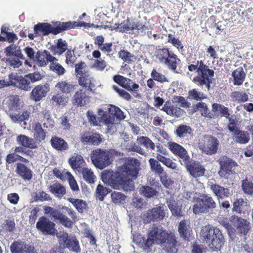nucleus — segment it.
I'll return each instance as SVG.
<instances>
[{"label": "nucleus", "instance_id": "e433bc0d", "mask_svg": "<svg viewBox=\"0 0 253 253\" xmlns=\"http://www.w3.org/2000/svg\"><path fill=\"white\" fill-rule=\"evenodd\" d=\"M77 85L66 81L59 82L56 85L57 87L63 93L70 94L76 89Z\"/></svg>", "mask_w": 253, "mask_h": 253}, {"label": "nucleus", "instance_id": "6e6d98bb", "mask_svg": "<svg viewBox=\"0 0 253 253\" xmlns=\"http://www.w3.org/2000/svg\"><path fill=\"white\" fill-rule=\"evenodd\" d=\"M111 198L113 203L120 205L125 202L126 196L121 192L114 191L111 194Z\"/></svg>", "mask_w": 253, "mask_h": 253}, {"label": "nucleus", "instance_id": "2eb2a0df", "mask_svg": "<svg viewBox=\"0 0 253 253\" xmlns=\"http://www.w3.org/2000/svg\"><path fill=\"white\" fill-rule=\"evenodd\" d=\"M219 145V141L215 137L209 136L206 138L201 150L204 153L212 155L217 153Z\"/></svg>", "mask_w": 253, "mask_h": 253}, {"label": "nucleus", "instance_id": "473e14b6", "mask_svg": "<svg viewBox=\"0 0 253 253\" xmlns=\"http://www.w3.org/2000/svg\"><path fill=\"white\" fill-rule=\"evenodd\" d=\"M175 135L179 138H184L193 135V129L189 126L180 125L174 131Z\"/></svg>", "mask_w": 253, "mask_h": 253}, {"label": "nucleus", "instance_id": "37998d69", "mask_svg": "<svg viewBox=\"0 0 253 253\" xmlns=\"http://www.w3.org/2000/svg\"><path fill=\"white\" fill-rule=\"evenodd\" d=\"M119 57L121 58L124 62L128 64H131L136 60V57L129 51L125 49H121L118 53Z\"/></svg>", "mask_w": 253, "mask_h": 253}, {"label": "nucleus", "instance_id": "49530a36", "mask_svg": "<svg viewBox=\"0 0 253 253\" xmlns=\"http://www.w3.org/2000/svg\"><path fill=\"white\" fill-rule=\"evenodd\" d=\"M19 78L17 85L15 86L24 91H29L31 88V86H30V81L28 78L26 77V75L24 77L20 76Z\"/></svg>", "mask_w": 253, "mask_h": 253}, {"label": "nucleus", "instance_id": "39448f33", "mask_svg": "<svg viewBox=\"0 0 253 253\" xmlns=\"http://www.w3.org/2000/svg\"><path fill=\"white\" fill-rule=\"evenodd\" d=\"M65 210L71 217V219L64 214L60 210L54 209L50 206H44L43 210L45 214L50 217L54 221L59 222L64 227L71 228L77 219L76 212L72 209L67 207H63Z\"/></svg>", "mask_w": 253, "mask_h": 253}, {"label": "nucleus", "instance_id": "338daca9", "mask_svg": "<svg viewBox=\"0 0 253 253\" xmlns=\"http://www.w3.org/2000/svg\"><path fill=\"white\" fill-rule=\"evenodd\" d=\"M113 89L115 91L121 98L129 101L131 98V95L125 90L119 88L116 85L112 86Z\"/></svg>", "mask_w": 253, "mask_h": 253}, {"label": "nucleus", "instance_id": "ea45409f", "mask_svg": "<svg viewBox=\"0 0 253 253\" xmlns=\"http://www.w3.org/2000/svg\"><path fill=\"white\" fill-rule=\"evenodd\" d=\"M231 100L234 102L243 103L249 100L248 95L244 91H234L230 95Z\"/></svg>", "mask_w": 253, "mask_h": 253}, {"label": "nucleus", "instance_id": "f257e3e1", "mask_svg": "<svg viewBox=\"0 0 253 253\" xmlns=\"http://www.w3.org/2000/svg\"><path fill=\"white\" fill-rule=\"evenodd\" d=\"M139 163L137 159L130 158L119 167L116 171L105 170L101 173L103 182L115 189H123L125 191L134 190L133 182L131 178L137 177Z\"/></svg>", "mask_w": 253, "mask_h": 253}, {"label": "nucleus", "instance_id": "a18cd8bd", "mask_svg": "<svg viewBox=\"0 0 253 253\" xmlns=\"http://www.w3.org/2000/svg\"><path fill=\"white\" fill-rule=\"evenodd\" d=\"M131 23H130L129 18L123 21L120 24L116 23L114 26V29L118 30L121 33H127L129 31H131Z\"/></svg>", "mask_w": 253, "mask_h": 253}, {"label": "nucleus", "instance_id": "f704fd0d", "mask_svg": "<svg viewBox=\"0 0 253 253\" xmlns=\"http://www.w3.org/2000/svg\"><path fill=\"white\" fill-rule=\"evenodd\" d=\"M65 247L68 249L70 251L80 253L81 252V248L79 245V242L75 237L70 238L66 237L64 240Z\"/></svg>", "mask_w": 253, "mask_h": 253}, {"label": "nucleus", "instance_id": "3c124183", "mask_svg": "<svg viewBox=\"0 0 253 253\" xmlns=\"http://www.w3.org/2000/svg\"><path fill=\"white\" fill-rule=\"evenodd\" d=\"M137 141L139 144L143 146L147 149H150L153 150L155 149V145L154 143L147 136H139L137 138Z\"/></svg>", "mask_w": 253, "mask_h": 253}, {"label": "nucleus", "instance_id": "6ab92c4d", "mask_svg": "<svg viewBox=\"0 0 253 253\" xmlns=\"http://www.w3.org/2000/svg\"><path fill=\"white\" fill-rule=\"evenodd\" d=\"M58 59L53 56L50 52L46 50H38L35 56V62L36 64L40 67H44L46 66L49 62L50 63L52 61H58Z\"/></svg>", "mask_w": 253, "mask_h": 253}, {"label": "nucleus", "instance_id": "2f4dec72", "mask_svg": "<svg viewBox=\"0 0 253 253\" xmlns=\"http://www.w3.org/2000/svg\"><path fill=\"white\" fill-rule=\"evenodd\" d=\"M162 110L169 115L177 117H180L183 114V110L180 108L175 107L169 100L166 102Z\"/></svg>", "mask_w": 253, "mask_h": 253}, {"label": "nucleus", "instance_id": "c9c22d12", "mask_svg": "<svg viewBox=\"0 0 253 253\" xmlns=\"http://www.w3.org/2000/svg\"><path fill=\"white\" fill-rule=\"evenodd\" d=\"M4 53L6 56H16L24 60L25 57L22 54L20 48L15 44H10L4 48Z\"/></svg>", "mask_w": 253, "mask_h": 253}, {"label": "nucleus", "instance_id": "cd10ccee", "mask_svg": "<svg viewBox=\"0 0 253 253\" xmlns=\"http://www.w3.org/2000/svg\"><path fill=\"white\" fill-rule=\"evenodd\" d=\"M234 85H241L245 80L246 74L242 67H239L234 70L231 74Z\"/></svg>", "mask_w": 253, "mask_h": 253}, {"label": "nucleus", "instance_id": "f8f14e48", "mask_svg": "<svg viewBox=\"0 0 253 253\" xmlns=\"http://www.w3.org/2000/svg\"><path fill=\"white\" fill-rule=\"evenodd\" d=\"M232 225L240 236H246L251 230V223L248 220L237 215H232L230 218Z\"/></svg>", "mask_w": 253, "mask_h": 253}, {"label": "nucleus", "instance_id": "bb28decb", "mask_svg": "<svg viewBox=\"0 0 253 253\" xmlns=\"http://www.w3.org/2000/svg\"><path fill=\"white\" fill-rule=\"evenodd\" d=\"M16 141L20 145L29 149H36L37 145L34 139L24 134L17 136Z\"/></svg>", "mask_w": 253, "mask_h": 253}, {"label": "nucleus", "instance_id": "423d86ee", "mask_svg": "<svg viewBox=\"0 0 253 253\" xmlns=\"http://www.w3.org/2000/svg\"><path fill=\"white\" fill-rule=\"evenodd\" d=\"M154 55L160 63L164 64L169 70L177 73V66L180 60L169 48L157 46L155 48Z\"/></svg>", "mask_w": 253, "mask_h": 253}, {"label": "nucleus", "instance_id": "b1692460", "mask_svg": "<svg viewBox=\"0 0 253 253\" xmlns=\"http://www.w3.org/2000/svg\"><path fill=\"white\" fill-rule=\"evenodd\" d=\"M89 96L86 94L85 91L83 89H80L74 95L72 103L78 106H84L89 102Z\"/></svg>", "mask_w": 253, "mask_h": 253}, {"label": "nucleus", "instance_id": "72a5a7b5", "mask_svg": "<svg viewBox=\"0 0 253 253\" xmlns=\"http://www.w3.org/2000/svg\"><path fill=\"white\" fill-rule=\"evenodd\" d=\"M49 189L52 194L59 199H61L66 194L65 187L58 182L51 185Z\"/></svg>", "mask_w": 253, "mask_h": 253}, {"label": "nucleus", "instance_id": "864d4df0", "mask_svg": "<svg viewBox=\"0 0 253 253\" xmlns=\"http://www.w3.org/2000/svg\"><path fill=\"white\" fill-rule=\"evenodd\" d=\"M52 103L58 106H64L67 103V98L59 93L54 94L51 99Z\"/></svg>", "mask_w": 253, "mask_h": 253}, {"label": "nucleus", "instance_id": "774afa93", "mask_svg": "<svg viewBox=\"0 0 253 253\" xmlns=\"http://www.w3.org/2000/svg\"><path fill=\"white\" fill-rule=\"evenodd\" d=\"M113 43L112 42L105 43L99 48L103 52L106 53L107 56H113L116 52L115 50L112 49Z\"/></svg>", "mask_w": 253, "mask_h": 253}, {"label": "nucleus", "instance_id": "f3484780", "mask_svg": "<svg viewBox=\"0 0 253 253\" xmlns=\"http://www.w3.org/2000/svg\"><path fill=\"white\" fill-rule=\"evenodd\" d=\"M187 170L193 177L197 178L203 176L205 172V169L199 162H191L190 159L183 164Z\"/></svg>", "mask_w": 253, "mask_h": 253}, {"label": "nucleus", "instance_id": "09e8293b", "mask_svg": "<svg viewBox=\"0 0 253 253\" xmlns=\"http://www.w3.org/2000/svg\"><path fill=\"white\" fill-rule=\"evenodd\" d=\"M108 114L111 115L114 119L116 118L119 120H122L125 118L124 113L121 109L115 105H110L108 108Z\"/></svg>", "mask_w": 253, "mask_h": 253}, {"label": "nucleus", "instance_id": "4468645a", "mask_svg": "<svg viewBox=\"0 0 253 253\" xmlns=\"http://www.w3.org/2000/svg\"><path fill=\"white\" fill-rule=\"evenodd\" d=\"M55 224L44 216L39 218L36 224L37 229L45 235H54L56 231Z\"/></svg>", "mask_w": 253, "mask_h": 253}, {"label": "nucleus", "instance_id": "a19ab883", "mask_svg": "<svg viewBox=\"0 0 253 253\" xmlns=\"http://www.w3.org/2000/svg\"><path fill=\"white\" fill-rule=\"evenodd\" d=\"M34 138L36 141L42 142L44 140L46 137V132L42 127V125L40 123L35 124L34 127Z\"/></svg>", "mask_w": 253, "mask_h": 253}, {"label": "nucleus", "instance_id": "4c0bfd02", "mask_svg": "<svg viewBox=\"0 0 253 253\" xmlns=\"http://www.w3.org/2000/svg\"><path fill=\"white\" fill-rule=\"evenodd\" d=\"M178 231L181 237L185 240H189L192 230L186 224L185 220H181L178 225Z\"/></svg>", "mask_w": 253, "mask_h": 253}, {"label": "nucleus", "instance_id": "a211bd4d", "mask_svg": "<svg viewBox=\"0 0 253 253\" xmlns=\"http://www.w3.org/2000/svg\"><path fill=\"white\" fill-rule=\"evenodd\" d=\"M169 149L175 156L179 157L181 163L183 164L184 162H187L190 159L186 149L180 144L173 142L168 143Z\"/></svg>", "mask_w": 253, "mask_h": 253}, {"label": "nucleus", "instance_id": "f03ea898", "mask_svg": "<svg viewBox=\"0 0 253 253\" xmlns=\"http://www.w3.org/2000/svg\"><path fill=\"white\" fill-rule=\"evenodd\" d=\"M158 245L164 244V250L168 253H177V243L176 237L172 233H168L163 228H159L156 224H153L148 233V238L145 242V246L150 248L155 243Z\"/></svg>", "mask_w": 253, "mask_h": 253}, {"label": "nucleus", "instance_id": "0e129e2a", "mask_svg": "<svg viewBox=\"0 0 253 253\" xmlns=\"http://www.w3.org/2000/svg\"><path fill=\"white\" fill-rule=\"evenodd\" d=\"M21 58L16 56L9 57L6 59V62L8 64L14 68H18L22 66V62L20 61Z\"/></svg>", "mask_w": 253, "mask_h": 253}, {"label": "nucleus", "instance_id": "69168bd1", "mask_svg": "<svg viewBox=\"0 0 253 253\" xmlns=\"http://www.w3.org/2000/svg\"><path fill=\"white\" fill-rule=\"evenodd\" d=\"M66 175H67V179L68 180L70 187L72 190L75 192L79 191L80 190L79 187L71 173L70 172L67 171L66 172Z\"/></svg>", "mask_w": 253, "mask_h": 253}, {"label": "nucleus", "instance_id": "4be33fe9", "mask_svg": "<svg viewBox=\"0 0 253 253\" xmlns=\"http://www.w3.org/2000/svg\"><path fill=\"white\" fill-rule=\"evenodd\" d=\"M210 188L218 199L227 198L231 195L229 188H225L218 184H211L210 185Z\"/></svg>", "mask_w": 253, "mask_h": 253}, {"label": "nucleus", "instance_id": "5701e85b", "mask_svg": "<svg viewBox=\"0 0 253 253\" xmlns=\"http://www.w3.org/2000/svg\"><path fill=\"white\" fill-rule=\"evenodd\" d=\"M3 107L8 111L20 109V99L18 95H10L6 97L2 102Z\"/></svg>", "mask_w": 253, "mask_h": 253}, {"label": "nucleus", "instance_id": "9d476101", "mask_svg": "<svg viewBox=\"0 0 253 253\" xmlns=\"http://www.w3.org/2000/svg\"><path fill=\"white\" fill-rule=\"evenodd\" d=\"M193 212L195 214L207 213L216 208V204L212 197L207 194H201L199 197L194 198Z\"/></svg>", "mask_w": 253, "mask_h": 253}, {"label": "nucleus", "instance_id": "58836bf2", "mask_svg": "<svg viewBox=\"0 0 253 253\" xmlns=\"http://www.w3.org/2000/svg\"><path fill=\"white\" fill-rule=\"evenodd\" d=\"M68 201L74 206L79 213H83L87 208V203L82 199L69 198Z\"/></svg>", "mask_w": 253, "mask_h": 253}, {"label": "nucleus", "instance_id": "c756f323", "mask_svg": "<svg viewBox=\"0 0 253 253\" xmlns=\"http://www.w3.org/2000/svg\"><path fill=\"white\" fill-rule=\"evenodd\" d=\"M233 139L237 143L245 144L250 140V134L247 131L239 129L235 133H232Z\"/></svg>", "mask_w": 253, "mask_h": 253}, {"label": "nucleus", "instance_id": "20e7f679", "mask_svg": "<svg viewBox=\"0 0 253 253\" xmlns=\"http://www.w3.org/2000/svg\"><path fill=\"white\" fill-rule=\"evenodd\" d=\"M53 26L48 23H39L34 27V31L36 36H45L49 34L56 35L65 31L74 29L77 27L85 26L84 22H77L76 21L53 22Z\"/></svg>", "mask_w": 253, "mask_h": 253}, {"label": "nucleus", "instance_id": "9b49d317", "mask_svg": "<svg viewBox=\"0 0 253 253\" xmlns=\"http://www.w3.org/2000/svg\"><path fill=\"white\" fill-rule=\"evenodd\" d=\"M112 156L106 149H96L93 150L90 155L92 164L98 169H103L112 164Z\"/></svg>", "mask_w": 253, "mask_h": 253}, {"label": "nucleus", "instance_id": "5fc2aeb1", "mask_svg": "<svg viewBox=\"0 0 253 253\" xmlns=\"http://www.w3.org/2000/svg\"><path fill=\"white\" fill-rule=\"evenodd\" d=\"M151 77L155 81L160 83L163 84L166 82H168L169 80L166 76L162 73L158 71L156 68H153L151 73Z\"/></svg>", "mask_w": 253, "mask_h": 253}, {"label": "nucleus", "instance_id": "680f3d73", "mask_svg": "<svg viewBox=\"0 0 253 253\" xmlns=\"http://www.w3.org/2000/svg\"><path fill=\"white\" fill-rule=\"evenodd\" d=\"M168 42L171 43L173 46L176 47L178 50H182L183 49V46L181 42V41L178 38H176L171 34H169L167 35Z\"/></svg>", "mask_w": 253, "mask_h": 253}, {"label": "nucleus", "instance_id": "e2e57ef3", "mask_svg": "<svg viewBox=\"0 0 253 253\" xmlns=\"http://www.w3.org/2000/svg\"><path fill=\"white\" fill-rule=\"evenodd\" d=\"M125 85L123 87L129 91H138L139 86L138 84L134 83L133 81L130 79L126 77L125 81Z\"/></svg>", "mask_w": 253, "mask_h": 253}, {"label": "nucleus", "instance_id": "a878e982", "mask_svg": "<svg viewBox=\"0 0 253 253\" xmlns=\"http://www.w3.org/2000/svg\"><path fill=\"white\" fill-rule=\"evenodd\" d=\"M50 142L52 147L57 151H64L69 148L67 142L64 139L58 136H52Z\"/></svg>", "mask_w": 253, "mask_h": 253}, {"label": "nucleus", "instance_id": "8fccbe9b", "mask_svg": "<svg viewBox=\"0 0 253 253\" xmlns=\"http://www.w3.org/2000/svg\"><path fill=\"white\" fill-rule=\"evenodd\" d=\"M151 169L155 174L160 175L164 172L163 168L160 163L154 158H151L149 160Z\"/></svg>", "mask_w": 253, "mask_h": 253}, {"label": "nucleus", "instance_id": "052dcab7", "mask_svg": "<svg viewBox=\"0 0 253 253\" xmlns=\"http://www.w3.org/2000/svg\"><path fill=\"white\" fill-rule=\"evenodd\" d=\"M242 188L246 194L253 195V181H249L247 179L242 180Z\"/></svg>", "mask_w": 253, "mask_h": 253}, {"label": "nucleus", "instance_id": "13d9d810", "mask_svg": "<svg viewBox=\"0 0 253 253\" xmlns=\"http://www.w3.org/2000/svg\"><path fill=\"white\" fill-rule=\"evenodd\" d=\"M50 69L58 76H62L66 72L65 69L57 61H52L49 66Z\"/></svg>", "mask_w": 253, "mask_h": 253}, {"label": "nucleus", "instance_id": "c85d7f7f", "mask_svg": "<svg viewBox=\"0 0 253 253\" xmlns=\"http://www.w3.org/2000/svg\"><path fill=\"white\" fill-rule=\"evenodd\" d=\"M68 161L71 168L78 171H81L85 164L83 157L81 155L76 153L72 156Z\"/></svg>", "mask_w": 253, "mask_h": 253}, {"label": "nucleus", "instance_id": "ddd939ff", "mask_svg": "<svg viewBox=\"0 0 253 253\" xmlns=\"http://www.w3.org/2000/svg\"><path fill=\"white\" fill-rule=\"evenodd\" d=\"M166 213L163 206H156L149 210L143 215V219L145 223L160 221L165 217Z\"/></svg>", "mask_w": 253, "mask_h": 253}, {"label": "nucleus", "instance_id": "c03bdc74", "mask_svg": "<svg viewBox=\"0 0 253 253\" xmlns=\"http://www.w3.org/2000/svg\"><path fill=\"white\" fill-rule=\"evenodd\" d=\"M212 111L214 113L219 112L221 116H223L225 118H228L230 116L228 108L220 104H212Z\"/></svg>", "mask_w": 253, "mask_h": 253}, {"label": "nucleus", "instance_id": "de8ad7c7", "mask_svg": "<svg viewBox=\"0 0 253 253\" xmlns=\"http://www.w3.org/2000/svg\"><path fill=\"white\" fill-rule=\"evenodd\" d=\"M140 193L144 197L150 198L158 194V192L154 188L149 186H142L140 188Z\"/></svg>", "mask_w": 253, "mask_h": 253}, {"label": "nucleus", "instance_id": "aec40b11", "mask_svg": "<svg viewBox=\"0 0 253 253\" xmlns=\"http://www.w3.org/2000/svg\"><path fill=\"white\" fill-rule=\"evenodd\" d=\"M81 141L86 144L98 145L102 142V138L99 133H91L89 131H84L81 134Z\"/></svg>", "mask_w": 253, "mask_h": 253}, {"label": "nucleus", "instance_id": "bf43d9fd", "mask_svg": "<svg viewBox=\"0 0 253 253\" xmlns=\"http://www.w3.org/2000/svg\"><path fill=\"white\" fill-rule=\"evenodd\" d=\"M9 117L11 120L15 123L22 122L29 119V112H28L27 111H24L22 114H10Z\"/></svg>", "mask_w": 253, "mask_h": 253}, {"label": "nucleus", "instance_id": "412c9836", "mask_svg": "<svg viewBox=\"0 0 253 253\" xmlns=\"http://www.w3.org/2000/svg\"><path fill=\"white\" fill-rule=\"evenodd\" d=\"M12 253H37L33 246L24 242H14L10 246Z\"/></svg>", "mask_w": 253, "mask_h": 253}, {"label": "nucleus", "instance_id": "603ef678", "mask_svg": "<svg viewBox=\"0 0 253 253\" xmlns=\"http://www.w3.org/2000/svg\"><path fill=\"white\" fill-rule=\"evenodd\" d=\"M81 171L82 172L83 178L87 183L89 184L94 183L96 177L90 169L88 168H83Z\"/></svg>", "mask_w": 253, "mask_h": 253}, {"label": "nucleus", "instance_id": "393cba45", "mask_svg": "<svg viewBox=\"0 0 253 253\" xmlns=\"http://www.w3.org/2000/svg\"><path fill=\"white\" fill-rule=\"evenodd\" d=\"M16 172L24 180H30L33 177L32 170L23 163L16 164Z\"/></svg>", "mask_w": 253, "mask_h": 253}, {"label": "nucleus", "instance_id": "dca6fc26", "mask_svg": "<svg viewBox=\"0 0 253 253\" xmlns=\"http://www.w3.org/2000/svg\"><path fill=\"white\" fill-rule=\"evenodd\" d=\"M50 90L49 84H41L35 86L33 88L30 94L31 100L35 102H38L44 98L47 92Z\"/></svg>", "mask_w": 253, "mask_h": 253}, {"label": "nucleus", "instance_id": "79ce46f5", "mask_svg": "<svg viewBox=\"0 0 253 253\" xmlns=\"http://www.w3.org/2000/svg\"><path fill=\"white\" fill-rule=\"evenodd\" d=\"M193 110L194 112L200 111L203 116L212 118V114L210 112L206 104L204 102L197 103L193 106Z\"/></svg>", "mask_w": 253, "mask_h": 253}, {"label": "nucleus", "instance_id": "6e6552de", "mask_svg": "<svg viewBox=\"0 0 253 253\" xmlns=\"http://www.w3.org/2000/svg\"><path fill=\"white\" fill-rule=\"evenodd\" d=\"M219 169L217 174L221 179L232 180L236 174V168L239 165L232 159L226 156H222L218 161Z\"/></svg>", "mask_w": 253, "mask_h": 253}, {"label": "nucleus", "instance_id": "0eeeda50", "mask_svg": "<svg viewBox=\"0 0 253 253\" xmlns=\"http://www.w3.org/2000/svg\"><path fill=\"white\" fill-rule=\"evenodd\" d=\"M205 230L203 237L206 244L212 251H220L225 242L221 231L217 227L209 226H206Z\"/></svg>", "mask_w": 253, "mask_h": 253}, {"label": "nucleus", "instance_id": "1a4fd4ad", "mask_svg": "<svg viewBox=\"0 0 253 253\" xmlns=\"http://www.w3.org/2000/svg\"><path fill=\"white\" fill-rule=\"evenodd\" d=\"M85 66V63L83 61L75 64V74L79 84L86 88V90L92 92L95 86L94 80L90 72L84 69Z\"/></svg>", "mask_w": 253, "mask_h": 253}, {"label": "nucleus", "instance_id": "4d7b16f0", "mask_svg": "<svg viewBox=\"0 0 253 253\" xmlns=\"http://www.w3.org/2000/svg\"><path fill=\"white\" fill-rule=\"evenodd\" d=\"M247 202L243 198L236 199L233 204L232 211L238 213H241L244 208L247 206Z\"/></svg>", "mask_w": 253, "mask_h": 253}, {"label": "nucleus", "instance_id": "7ed1b4c3", "mask_svg": "<svg viewBox=\"0 0 253 253\" xmlns=\"http://www.w3.org/2000/svg\"><path fill=\"white\" fill-rule=\"evenodd\" d=\"M187 68L190 72L197 74L192 82L198 86H205L209 90L211 84V78L213 77L214 72L210 68L204 60H197L196 58L188 59Z\"/></svg>", "mask_w": 253, "mask_h": 253}, {"label": "nucleus", "instance_id": "7c9ffc66", "mask_svg": "<svg viewBox=\"0 0 253 253\" xmlns=\"http://www.w3.org/2000/svg\"><path fill=\"white\" fill-rule=\"evenodd\" d=\"M49 49L53 55H61L68 49V44L65 40L59 39L57 44L51 45Z\"/></svg>", "mask_w": 253, "mask_h": 253}]
</instances>
